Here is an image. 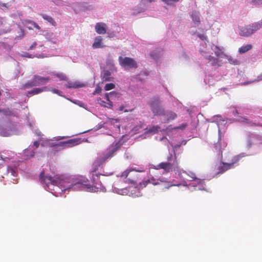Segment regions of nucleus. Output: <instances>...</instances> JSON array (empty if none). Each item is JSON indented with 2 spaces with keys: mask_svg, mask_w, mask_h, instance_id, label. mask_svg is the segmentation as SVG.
I'll return each mask as SVG.
<instances>
[{
  "mask_svg": "<svg viewBox=\"0 0 262 262\" xmlns=\"http://www.w3.org/2000/svg\"><path fill=\"white\" fill-rule=\"evenodd\" d=\"M99 173H93L92 177V185L89 183V180L85 178H81L73 181L69 184L70 179L64 178L62 176H54L53 177L47 176L44 179V183L47 186L50 184L57 186L63 188V190L67 189H72L73 190H82L91 192H95L101 191L103 189L101 183L99 180Z\"/></svg>",
  "mask_w": 262,
  "mask_h": 262,
  "instance_id": "obj_1",
  "label": "nucleus"
},
{
  "mask_svg": "<svg viewBox=\"0 0 262 262\" xmlns=\"http://www.w3.org/2000/svg\"><path fill=\"white\" fill-rule=\"evenodd\" d=\"M262 28V20L253 24L239 27V34L243 37H249Z\"/></svg>",
  "mask_w": 262,
  "mask_h": 262,
  "instance_id": "obj_2",
  "label": "nucleus"
},
{
  "mask_svg": "<svg viewBox=\"0 0 262 262\" xmlns=\"http://www.w3.org/2000/svg\"><path fill=\"white\" fill-rule=\"evenodd\" d=\"M156 169H163L166 172H168L172 170L179 172L182 170L179 166V163L177 160L176 154H174V161L172 163H171L170 162H162L157 166Z\"/></svg>",
  "mask_w": 262,
  "mask_h": 262,
  "instance_id": "obj_3",
  "label": "nucleus"
},
{
  "mask_svg": "<svg viewBox=\"0 0 262 262\" xmlns=\"http://www.w3.org/2000/svg\"><path fill=\"white\" fill-rule=\"evenodd\" d=\"M120 148V144L118 143L113 144L107 149V152L103 154L100 156L97 162L100 165L104 163L107 159L113 157L115 153Z\"/></svg>",
  "mask_w": 262,
  "mask_h": 262,
  "instance_id": "obj_4",
  "label": "nucleus"
},
{
  "mask_svg": "<svg viewBox=\"0 0 262 262\" xmlns=\"http://www.w3.org/2000/svg\"><path fill=\"white\" fill-rule=\"evenodd\" d=\"M148 104L154 115L164 116L165 115L164 109L161 105V101L159 98H152L148 102Z\"/></svg>",
  "mask_w": 262,
  "mask_h": 262,
  "instance_id": "obj_5",
  "label": "nucleus"
},
{
  "mask_svg": "<svg viewBox=\"0 0 262 262\" xmlns=\"http://www.w3.org/2000/svg\"><path fill=\"white\" fill-rule=\"evenodd\" d=\"M48 77H42L39 75H34L32 80L28 81L24 85L25 88H29L33 86H39L47 83L50 81Z\"/></svg>",
  "mask_w": 262,
  "mask_h": 262,
  "instance_id": "obj_6",
  "label": "nucleus"
},
{
  "mask_svg": "<svg viewBox=\"0 0 262 262\" xmlns=\"http://www.w3.org/2000/svg\"><path fill=\"white\" fill-rule=\"evenodd\" d=\"M239 160L238 156H234L232 158L230 163L222 162L221 165L219 166L216 169V174H222L227 170L234 167V164L238 162Z\"/></svg>",
  "mask_w": 262,
  "mask_h": 262,
  "instance_id": "obj_7",
  "label": "nucleus"
},
{
  "mask_svg": "<svg viewBox=\"0 0 262 262\" xmlns=\"http://www.w3.org/2000/svg\"><path fill=\"white\" fill-rule=\"evenodd\" d=\"M118 60L120 65L125 69H136L138 67V64L136 61L132 58L120 56L119 57Z\"/></svg>",
  "mask_w": 262,
  "mask_h": 262,
  "instance_id": "obj_8",
  "label": "nucleus"
},
{
  "mask_svg": "<svg viewBox=\"0 0 262 262\" xmlns=\"http://www.w3.org/2000/svg\"><path fill=\"white\" fill-rule=\"evenodd\" d=\"M133 171H136L138 172H143L144 171V170H139L136 169L135 168H132L130 170H126L123 172L121 174V177L122 178H123L124 179H126L125 182L129 183V184H135L137 183V181L138 180V177L136 175H133L130 174V172Z\"/></svg>",
  "mask_w": 262,
  "mask_h": 262,
  "instance_id": "obj_9",
  "label": "nucleus"
},
{
  "mask_svg": "<svg viewBox=\"0 0 262 262\" xmlns=\"http://www.w3.org/2000/svg\"><path fill=\"white\" fill-rule=\"evenodd\" d=\"M81 142L80 138H74L66 141L60 142L56 145L59 149H62L66 148L72 147L78 145Z\"/></svg>",
  "mask_w": 262,
  "mask_h": 262,
  "instance_id": "obj_10",
  "label": "nucleus"
},
{
  "mask_svg": "<svg viewBox=\"0 0 262 262\" xmlns=\"http://www.w3.org/2000/svg\"><path fill=\"white\" fill-rule=\"evenodd\" d=\"M106 25L104 23H98L95 25V30L98 34H103L106 32Z\"/></svg>",
  "mask_w": 262,
  "mask_h": 262,
  "instance_id": "obj_11",
  "label": "nucleus"
},
{
  "mask_svg": "<svg viewBox=\"0 0 262 262\" xmlns=\"http://www.w3.org/2000/svg\"><path fill=\"white\" fill-rule=\"evenodd\" d=\"M202 52L203 53L202 55L205 57L206 59L208 60V62H209L212 66H220L218 58H215L211 55H205V53H204V52Z\"/></svg>",
  "mask_w": 262,
  "mask_h": 262,
  "instance_id": "obj_12",
  "label": "nucleus"
},
{
  "mask_svg": "<svg viewBox=\"0 0 262 262\" xmlns=\"http://www.w3.org/2000/svg\"><path fill=\"white\" fill-rule=\"evenodd\" d=\"M221 139L219 137L217 142L214 144V150L219 156L222 157V150Z\"/></svg>",
  "mask_w": 262,
  "mask_h": 262,
  "instance_id": "obj_13",
  "label": "nucleus"
},
{
  "mask_svg": "<svg viewBox=\"0 0 262 262\" xmlns=\"http://www.w3.org/2000/svg\"><path fill=\"white\" fill-rule=\"evenodd\" d=\"M239 121L245 122L251 126H262V124L256 123L245 117H241L238 119Z\"/></svg>",
  "mask_w": 262,
  "mask_h": 262,
  "instance_id": "obj_14",
  "label": "nucleus"
},
{
  "mask_svg": "<svg viewBox=\"0 0 262 262\" xmlns=\"http://www.w3.org/2000/svg\"><path fill=\"white\" fill-rule=\"evenodd\" d=\"M102 39L101 36H97L95 38L92 47L94 49L104 48L105 46L102 45Z\"/></svg>",
  "mask_w": 262,
  "mask_h": 262,
  "instance_id": "obj_15",
  "label": "nucleus"
},
{
  "mask_svg": "<svg viewBox=\"0 0 262 262\" xmlns=\"http://www.w3.org/2000/svg\"><path fill=\"white\" fill-rule=\"evenodd\" d=\"M47 91H48V89L47 86H44L41 88H35L30 91H28L27 92V94L30 95H34L40 93L42 92Z\"/></svg>",
  "mask_w": 262,
  "mask_h": 262,
  "instance_id": "obj_16",
  "label": "nucleus"
},
{
  "mask_svg": "<svg viewBox=\"0 0 262 262\" xmlns=\"http://www.w3.org/2000/svg\"><path fill=\"white\" fill-rule=\"evenodd\" d=\"M191 18L193 20V21L196 24L197 26H198L200 23V14L199 12H197L196 11H194L192 12L191 14Z\"/></svg>",
  "mask_w": 262,
  "mask_h": 262,
  "instance_id": "obj_17",
  "label": "nucleus"
},
{
  "mask_svg": "<svg viewBox=\"0 0 262 262\" xmlns=\"http://www.w3.org/2000/svg\"><path fill=\"white\" fill-rule=\"evenodd\" d=\"M118 93L115 92H111L110 93H106L105 94V97L106 100L109 102L108 104L110 105V107L113 106L112 102L110 100V99H112L114 97L118 95Z\"/></svg>",
  "mask_w": 262,
  "mask_h": 262,
  "instance_id": "obj_18",
  "label": "nucleus"
},
{
  "mask_svg": "<svg viewBox=\"0 0 262 262\" xmlns=\"http://www.w3.org/2000/svg\"><path fill=\"white\" fill-rule=\"evenodd\" d=\"M41 16L43 19L47 20L53 26L55 27L56 26L57 24H56V21L54 20L53 18L51 16H49L47 14H41Z\"/></svg>",
  "mask_w": 262,
  "mask_h": 262,
  "instance_id": "obj_19",
  "label": "nucleus"
},
{
  "mask_svg": "<svg viewBox=\"0 0 262 262\" xmlns=\"http://www.w3.org/2000/svg\"><path fill=\"white\" fill-rule=\"evenodd\" d=\"M252 45H246L243 46L238 49V52L241 54H243L252 49Z\"/></svg>",
  "mask_w": 262,
  "mask_h": 262,
  "instance_id": "obj_20",
  "label": "nucleus"
},
{
  "mask_svg": "<svg viewBox=\"0 0 262 262\" xmlns=\"http://www.w3.org/2000/svg\"><path fill=\"white\" fill-rule=\"evenodd\" d=\"M224 56L230 64L233 65H237L239 64V61L236 59L234 58L233 57L227 55H224Z\"/></svg>",
  "mask_w": 262,
  "mask_h": 262,
  "instance_id": "obj_21",
  "label": "nucleus"
},
{
  "mask_svg": "<svg viewBox=\"0 0 262 262\" xmlns=\"http://www.w3.org/2000/svg\"><path fill=\"white\" fill-rule=\"evenodd\" d=\"M83 84H79L78 82H68L66 86L68 88H77L83 86Z\"/></svg>",
  "mask_w": 262,
  "mask_h": 262,
  "instance_id": "obj_22",
  "label": "nucleus"
},
{
  "mask_svg": "<svg viewBox=\"0 0 262 262\" xmlns=\"http://www.w3.org/2000/svg\"><path fill=\"white\" fill-rule=\"evenodd\" d=\"M216 57H219L223 53V49L217 46H214L211 48Z\"/></svg>",
  "mask_w": 262,
  "mask_h": 262,
  "instance_id": "obj_23",
  "label": "nucleus"
},
{
  "mask_svg": "<svg viewBox=\"0 0 262 262\" xmlns=\"http://www.w3.org/2000/svg\"><path fill=\"white\" fill-rule=\"evenodd\" d=\"M164 116H167V121L173 120L177 117V114L173 112H167Z\"/></svg>",
  "mask_w": 262,
  "mask_h": 262,
  "instance_id": "obj_24",
  "label": "nucleus"
},
{
  "mask_svg": "<svg viewBox=\"0 0 262 262\" xmlns=\"http://www.w3.org/2000/svg\"><path fill=\"white\" fill-rule=\"evenodd\" d=\"M102 79L103 81H111V72L108 70L104 71Z\"/></svg>",
  "mask_w": 262,
  "mask_h": 262,
  "instance_id": "obj_25",
  "label": "nucleus"
},
{
  "mask_svg": "<svg viewBox=\"0 0 262 262\" xmlns=\"http://www.w3.org/2000/svg\"><path fill=\"white\" fill-rule=\"evenodd\" d=\"M160 128V127L158 125L153 126L148 129L147 128V129H148L147 130V133L156 134L158 132L159 129Z\"/></svg>",
  "mask_w": 262,
  "mask_h": 262,
  "instance_id": "obj_26",
  "label": "nucleus"
},
{
  "mask_svg": "<svg viewBox=\"0 0 262 262\" xmlns=\"http://www.w3.org/2000/svg\"><path fill=\"white\" fill-rule=\"evenodd\" d=\"M54 76L59 78L60 80H64L66 81L67 80V76L63 73H56L54 74Z\"/></svg>",
  "mask_w": 262,
  "mask_h": 262,
  "instance_id": "obj_27",
  "label": "nucleus"
},
{
  "mask_svg": "<svg viewBox=\"0 0 262 262\" xmlns=\"http://www.w3.org/2000/svg\"><path fill=\"white\" fill-rule=\"evenodd\" d=\"M24 56L26 57H28V58H34L35 57H36L37 58H44L45 57L42 54H39L38 55H36L35 56V55H32L31 54H30L29 53H25Z\"/></svg>",
  "mask_w": 262,
  "mask_h": 262,
  "instance_id": "obj_28",
  "label": "nucleus"
},
{
  "mask_svg": "<svg viewBox=\"0 0 262 262\" xmlns=\"http://www.w3.org/2000/svg\"><path fill=\"white\" fill-rule=\"evenodd\" d=\"M8 172L10 173L11 176H13L14 177L16 176V168L15 167L13 168L11 167H9L8 168Z\"/></svg>",
  "mask_w": 262,
  "mask_h": 262,
  "instance_id": "obj_29",
  "label": "nucleus"
},
{
  "mask_svg": "<svg viewBox=\"0 0 262 262\" xmlns=\"http://www.w3.org/2000/svg\"><path fill=\"white\" fill-rule=\"evenodd\" d=\"M115 87V85L114 83H107L105 84V85L104 86V90L105 91H109V90L114 89Z\"/></svg>",
  "mask_w": 262,
  "mask_h": 262,
  "instance_id": "obj_30",
  "label": "nucleus"
},
{
  "mask_svg": "<svg viewBox=\"0 0 262 262\" xmlns=\"http://www.w3.org/2000/svg\"><path fill=\"white\" fill-rule=\"evenodd\" d=\"M149 179L150 180L151 184H153L154 185H157L159 184V182H158V180H156L153 177H151Z\"/></svg>",
  "mask_w": 262,
  "mask_h": 262,
  "instance_id": "obj_31",
  "label": "nucleus"
},
{
  "mask_svg": "<svg viewBox=\"0 0 262 262\" xmlns=\"http://www.w3.org/2000/svg\"><path fill=\"white\" fill-rule=\"evenodd\" d=\"M174 151V155L176 154L175 153V151L174 150H173ZM174 155L173 156L171 154H169V155L168 156L167 158V162H170L173 160L174 161Z\"/></svg>",
  "mask_w": 262,
  "mask_h": 262,
  "instance_id": "obj_32",
  "label": "nucleus"
},
{
  "mask_svg": "<svg viewBox=\"0 0 262 262\" xmlns=\"http://www.w3.org/2000/svg\"><path fill=\"white\" fill-rule=\"evenodd\" d=\"M142 185H144V186H146L148 184H151L150 180L149 179H144L142 182Z\"/></svg>",
  "mask_w": 262,
  "mask_h": 262,
  "instance_id": "obj_33",
  "label": "nucleus"
},
{
  "mask_svg": "<svg viewBox=\"0 0 262 262\" xmlns=\"http://www.w3.org/2000/svg\"><path fill=\"white\" fill-rule=\"evenodd\" d=\"M162 2H164L165 3L168 4V5H170L171 4V3L172 2H179L180 0H161Z\"/></svg>",
  "mask_w": 262,
  "mask_h": 262,
  "instance_id": "obj_34",
  "label": "nucleus"
},
{
  "mask_svg": "<svg viewBox=\"0 0 262 262\" xmlns=\"http://www.w3.org/2000/svg\"><path fill=\"white\" fill-rule=\"evenodd\" d=\"M46 177H45V172L43 171H42L39 174V179L42 182L44 183V179Z\"/></svg>",
  "mask_w": 262,
  "mask_h": 262,
  "instance_id": "obj_35",
  "label": "nucleus"
},
{
  "mask_svg": "<svg viewBox=\"0 0 262 262\" xmlns=\"http://www.w3.org/2000/svg\"><path fill=\"white\" fill-rule=\"evenodd\" d=\"M101 92V88H100V86H97L96 88H95L94 92H93V94L95 95L96 94H99Z\"/></svg>",
  "mask_w": 262,
  "mask_h": 262,
  "instance_id": "obj_36",
  "label": "nucleus"
},
{
  "mask_svg": "<svg viewBox=\"0 0 262 262\" xmlns=\"http://www.w3.org/2000/svg\"><path fill=\"white\" fill-rule=\"evenodd\" d=\"M37 42L34 41L32 43V44L29 47V49H28V50H32L33 49H34L36 46H37Z\"/></svg>",
  "mask_w": 262,
  "mask_h": 262,
  "instance_id": "obj_37",
  "label": "nucleus"
},
{
  "mask_svg": "<svg viewBox=\"0 0 262 262\" xmlns=\"http://www.w3.org/2000/svg\"><path fill=\"white\" fill-rule=\"evenodd\" d=\"M51 92H53V93L56 94H57V95H58L59 96H62L61 92H60L58 90H57V89H52Z\"/></svg>",
  "mask_w": 262,
  "mask_h": 262,
  "instance_id": "obj_38",
  "label": "nucleus"
},
{
  "mask_svg": "<svg viewBox=\"0 0 262 262\" xmlns=\"http://www.w3.org/2000/svg\"><path fill=\"white\" fill-rule=\"evenodd\" d=\"M198 37L202 40H205L207 39V37L205 36L204 34H199Z\"/></svg>",
  "mask_w": 262,
  "mask_h": 262,
  "instance_id": "obj_39",
  "label": "nucleus"
},
{
  "mask_svg": "<svg viewBox=\"0 0 262 262\" xmlns=\"http://www.w3.org/2000/svg\"><path fill=\"white\" fill-rule=\"evenodd\" d=\"M252 2L256 4H262V0H252Z\"/></svg>",
  "mask_w": 262,
  "mask_h": 262,
  "instance_id": "obj_40",
  "label": "nucleus"
},
{
  "mask_svg": "<svg viewBox=\"0 0 262 262\" xmlns=\"http://www.w3.org/2000/svg\"><path fill=\"white\" fill-rule=\"evenodd\" d=\"M32 25L36 29H37V30L40 29V27H39V26L38 24H37V23H36L35 22L33 23V24Z\"/></svg>",
  "mask_w": 262,
  "mask_h": 262,
  "instance_id": "obj_41",
  "label": "nucleus"
},
{
  "mask_svg": "<svg viewBox=\"0 0 262 262\" xmlns=\"http://www.w3.org/2000/svg\"><path fill=\"white\" fill-rule=\"evenodd\" d=\"M190 177L192 178V180H196L197 178L195 177V175L193 173H191V175Z\"/></svg>",
  "mask_w": 262,
  "mask_h": 262,
  "instance_id": "obj_42",
  "label": "nucleus"
},
{
  "mask_svg": "<svg viewBox=\"0 0 262 262\" xmlns=\"http://www.w3.org/2000/svg\"><path fill=\"white\" fill-rule=\"evenodd\" d=\"M2 7L8 8L7 4L5 3H0V8H2Z\"/></svg>",
  "mask_w": 262,
  "mask_h": 262,
  "instance_id": "obj_43",
  "label": "nucleus"
},
{
  "mask_svg": "<svg viewBox=\"0 0 262 262\" xmlns=\"http://www.w3.org/2000/svg\"><path fill=\"white\" fill-rule=\"evenodd\" d=\"M98 101H100V102H99L100 104L102 105V106H106L105 105V102L102 100L100 98L99 99H98Z\"/></svg>",
  "mask_w": 262,
  "mask_h": 262,
  "instance_id": "obj_44",
  "label": "nucleus"
},
{
  "mask_svg": "<svg viewBox=\"0 0 262 262\" xmlns=\"http://www.w3.org/2000/svg\"><path fill=\"white\" fill-rule=\"evenodd\" d=\"M25 22L26 24H30L31 25H33V23H34V21L31 20H26Z\"/></svg>",
  "mask_w": 262,
  "mask_h": 262,
  "instance_id": "obj_45",
  "label": "nucleus"
},
{
  "mask_svg": "<svg viewBox=\"0 0 262 262\" xmlns=\"http://www.w3.org/2000/svg\"><path fill=\"white\" fill-rule=\"evenodd\" d=\"M33 146H35L36 148H37L39 146L38 142L37 141H34L33 143Z\"/></svg>",
  "mask_w": 262,
  "mask_h": 262,
  "instance_id": "obj_46",
  "label": "nucleus"
},
{
  "mask_svg": "<svg viewBox=\"0 0 262 262\" xmlns=\"http://www.w3.org/2000/svg\"><path fill=\"white\" fill-rule=\"evenodd\" d=\"M186 126V124H182V126H181V127H178V128H180V129H184V128H185Z\"/></svg>",
  "mask_w": 262,
  "mask_h": 262,
  "instance_id": "obj_47",
  "label": "nucleus"
},
{
  "mask_svg": "<svg viewBox=\"0 0 262 262\" xmlns=\"http://www.w3.org/2000/svg\"><path fill=\"white\" fill-rule=\"evenodd\" d=\"M159 180L161 182H166V179L163 178L160 179Z\"/></svg>",
  "mask_w": 262,
  "mask_h": 262,
  "instance_id": "obj_48",
  "label": "nucleus"
},
{
  "mask_svg": "<svg viewBox=\"0 0 262 262\" xmlns=\"http://www.w3.org/2000/svg\"><path fill=\"white\" fill-rule=\"evenodd\" d=\"M238 112L237 110H235V111L233 112V115L234 116H235L236 115H238Z\"/></svg>",
  "mask_w": 262,
  "mask_h": 262,
  "instance_id": "obj_49",
  "label": "nucleus"
},
{
  "mask_svg": "<svg viewBox=\"0 0 262 262\" xmlns=\"http://www.w3.org/2000/svg\"><path fill=\"white\" fill-rule=\"evenodd\" d=\"M156 1L157 0H146V1L148 3L154 2H156Z\"/></svg>",
  "mask_w": 262,
  "mask_h": 262,
  "instance_id": "obj_50",
  "label": "nucleus"
},
{
  "mask_svg": "<svg viewBox=\"0 0 262 262\" xmlns=\"http://www.w3.org/2000/svg\"><path fill=\"white\" fill-rule=\"evenodd\" d=\"M123 109V106H120V110L122 111Z\"/></svg>",
  "mask_w": 262,
  "mask_h": 262,
  "instance_id": "obj_51",
  "label": "nucleus"
},
{
  "mask_svg": "<svg viewBox=\"0 0 262 262\" xmlns=\"http://www.w3.org/2000/svg\"><path fill=\"white\" fill-rule=\"evenodd\" d=\"M38 136H41V133L40 132H39L38 134Z\"/></svg>",
  "mask_w": 262,
  "mask_h": 262,
  "instance_id": "obj_52",
  "label": "nucleus"
},
{
  "mask_svg": "<svg viewBox=\"0 0 262 262\" xmlns=\"http://www.w3.org/2000/svg\"><path fill=\"white\" fill-rule=\"evenodd\" d=\"M176 186V185L172 184V185H170V186Z\"/></svg>",
  "mask_w": 262,
  "mask_h": 262,
  "instance_id": "obj_53",
  "label": "nucleus"
},
{
  "mask_svg": "<svg viewBox=\"0 0 262 262\" xmlns=\"http://www.w3.org/2000/svg\"><path fill=\"white\" fill-rule=\"evenodd\" d=\"M251 83V82H247V84H249V83Z\"/></svg>",
  "mask_w": 262,
  "mask_h": 262,
  "instance_id": "obj_54",
  "label": "nucleus"
},
{
  "mask_svg": "<svg viewBox=\"0 0 262 262\" xmlns=\"http://www.w3.org/2000/svg\"><path fill=\"white\" fill-rule=\"evenodd\" d=\"M34 152H33V154L32 155V157L34 156Z\"/></svg>",
  "mask_w": 262,
  "mask_h": 262,
  "instance_id": "obj_55",
  "label": "nucleus"
},
{
  "mask_svg": "<svg viewBox=\"0 0 262 262\" xmlns=\"http://www.w3.org/2000/svg\"><path fill=\"white\" fill-rule=\"evenodd\" d=\"M28 29H29V30L32 29L31 28H28Z\"/></svg>",
  "mask_w": 262,
  "mask_h": 262,
  "instance_id": "obj_56",
  "label": "nucleus"
}]
</instances>
